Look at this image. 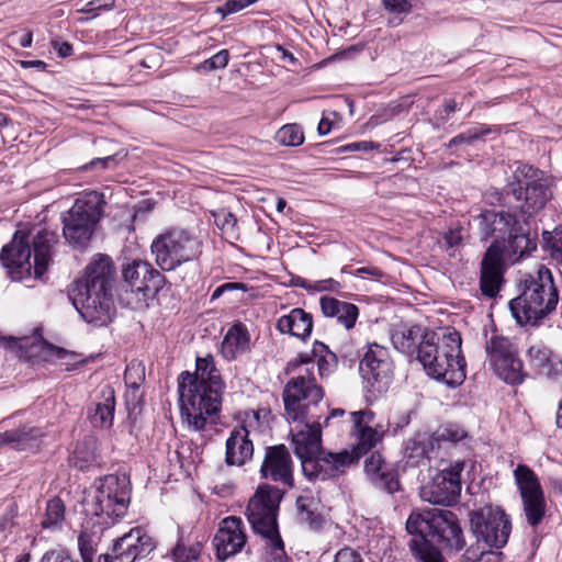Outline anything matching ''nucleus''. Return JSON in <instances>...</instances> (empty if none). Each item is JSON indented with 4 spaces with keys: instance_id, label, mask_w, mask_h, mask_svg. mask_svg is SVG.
Wrapping results in <instances>:
<instances>
[{
    "instance_id": "obj_1",
    "label": "nucleus",
    "mask_w": 562,
    "mask_h": 562,
    "mask_svg": "<svg viewBox=\"0 0 562 562\" xmlns=\"http://www.w3.org/2000/svg\"><path fill=\"white\" fill-rule=\"evenodd\" d=\"M406 529L413 536L409 549L422 562H446L442 552L457 554L465 546L460 521L449 509L414 510L406 521Z\"/></svg>"
},
{
    "instance_id": "obj_2",
    "label": "nucleus",
    "mask_w": 562,
    "mask_h": 562,
    "mask_svg": "<svg viewBox=\"0 0 562 562\" xmlns=\"http://www.w3.org/2000/svg\"><path fill=\"white\" fill-rule=\"evenodd\" d=\"M225 383L212 355L198 357L195 372L183 371L178 378L181 415L195 431L205 430L207 417L216 415L222 407Z\"/></svg>"
},
{
    "instance_id": "obj_3",
    "label": "nucleus",
    "mask_w": 562,
    "mask_h": 562,
    "mask_svg": "<svg viewBox=\"0 0 562 562\" xmlns=\"http://www.w3.org/2000/svg\"><path fill=\"white\" fill-rule=\"evenodd\" d=\"M113 273L111 258L100 254L71 289L69 297L72 305L87 323L103 326L111 321Z\"/></svg>"
},
{
    "instance_id": "obj_4",
    "label": "nucleus",
    "mask_w": 562,
    "mask_h": 562,
    "mask_svg": "<svg viewBox=\"0 0 562 562\" xmlns=\"http://www.w3.org/2000/svg\"><path fill=\"white\" fill-rule=\"evenodd\" d=\"M461 344V335L457 330L447 334L429 331L416 360L430 378L450 387L459 386L467 378Z\"/></svg>"
},
{
    "instance_id": "obj_5",
    "label": "nucleus",
    "mask_w": 562,
    "mask_h": 562,
    "mask_svg": "<svg viewBox=\"0 0 562 562\" xmlns=\"http://www.w3.org/2000/svg\"><path fill=\"white\" fill-rule=\"evenodd\" d=\"M559 290L551 271L540 266L533 273L525 274L520 281V294L510 300L509 310L521 325L538 326L555 312Z\"/></svg>"
},
{
    "instance_id": "obj_6",
    "label": "nucleus",
    "mask_w": 562,
    "mask_h": 562,
    "mask_svg": "<svg viewBox=\"0 0 562 562\" xmlns=\"http://www.w3.org/2000/svg\"><path fill=\"white\" fill-rule=\"evenodd\" d=\"M58 236L55 232L41 229L33 238V262L32 249L27 234L15 232L9 245L3 246L0 252V261L8 270L11 279L21 281L31 277L32 270L35 278H41L47 270L52 260V249L57 243Z\"/></svg>"
},
{
    "instance_id": "obj_7",
    "label": "nucleus",
    "mask_w": 562,
    "mask_h": 562,
    "mask_svg": "<svg viewBox=\"0 0 562 562\" xmlns=\"http://www.w3.org/2000/svg\"><path fill=\"white\" fill-rule=\"evenodd\" d=\"M284 491L277 486L263 484L258 486L249 499L246 515L254 533L265 541V549L270 562H291L284 549L278 525L280 503Z\"/></svg>"
},
{
    "instance_id": "obj_8",
    "label": "nucleus",
    "mask_w": 562,
    "mask_h": 562,
    "mask_svg": "<svg viewBox=\"0 0 562 562\" xmlns=\"http://www.w3.org/2000/svg\"><path fill=\"white\" fill-rule=\"evenodd\" d=\"M552 192L544 172L531 165L519 164L504 188V199H513L520 218L527 223L550 201Z\"/></svg>"
},
{
    "instance_id": "obj_9",
    "label": "nucleus",
    "mask_w": 562,
    "mask_h": 562,
    "mask_svg": "<svg viewBox=\"0 0 562 562\" xmlns=\"http://www.w3.org/2000/svg\"><path fill=\"white\" fill-rule=\"evenodd\" d=\"M104 205L102 193L89 191L77 198L72 206L61 215L63 236L71 247H87L103 215Z\"/></svg>"
},
{
    "instance_id": "obj_10",
    "label": "nucleus",
    "mask_w": 562,
    "mask_h": 562,
    "mask_svg": "<svg viewBox=\"0 0 562 562\" xmlns=\"http://www.w3.org/2000/svg\"><path fill=\"white\" fill-rule=\"evenodd\" d=\"M150 251L162 271H173L183 263L196 260L202 254V243L193 233L175 227L157 235L151 241Z\"/></svg>"
},
{
    "instance_id": "obj_11",
    "label": "nucleus",
    "mask_w": 562,
    "mask_h": 562,
    "mask_svg": "<svg viewBox=\"0 0 562 562\" xmlns=\"http://www.w3.org/2000/svg\"><path fill=\"white\" fill-rule=\"evenodd\" d=\"M132 486L127 475L109 474L99 480L92 503L87 504L90 516L113 524L122 518L131 502Z\"/></svg>"
},
{
    "instance_id": "obj_12",
    "label": "nucleus",
    "mask_w": 562,
    "mask_h": 562,
    "mask_svg": "<svg viewBox=\"0 0 562 562\" xmlns=\"http://www.w3.org/2000/svg\"><path fill=\"white\" fill-rule=\"evenodd\" d=\"M467 437L463 428L456 424L440 426L430 435H418L405 445V458L413 465H418L424 459L445 461L441 451L457 448V443Z\"/></svg>"
},
{
    "instance_id": "obj_13",
    "label": "nucleus",
    "mask_w": 562,
    "mask_h": 562,
    "mask_svg": "<svg viewBox=\"0 0 562 562\" xmlns=\"http://www.w3.org/2000/svg\"><path fill=\"white\" fill-rule=\"evenodd\" d=\"M486 359L495 375L510 385H520L528 372L514 344L504 336L493 334L485 342Z\"/></svg>"
},
{
    "instance_id": "obj_14",
    "label": "nucleus",
    "mask_w": 562,
    "mask_h": 562,
    "mask_svg": "<svg viewBox=\"0 0 562 562\" xmlns=\"http://www.w3.org/2000/svg\"><path fill=\"white\" fill-rule=\"evenodd\" d=\"M359 372L364 390L376 397L386 392L393 379V362L389 350L378 344H369L360 363Z\"/></svg>"
},
{
    "instance_id": "obj_15",
    "label": "nucleus",
    "mask_w": 562,
    "mask_h": 562,
    "mask_svg": "<svg viewBox=\"0 0 562 562\" xmlns=\"http://www.w3.org/2000/svg\"><path fill=\"white\" fill-rule=\"evenodd\" d=\"M471 529L477 542H484L488 548H503L509 538L512 522L506 513L497 507L487 505L471 514Z\"/></svg>"
},
{
    "instance_id": "obj_16",
    "label": "nucleus",
    "mask_w": 562,
    "mask_h": 562,
    "mask_svg": "<svg viewBox=\"0 0 562 562\" xmlns=\"http://www.w3.org/2000/svg\"><path fill=\"white\" fill-rule=\"evenodd\" d=\"M464 461L456 460L443 467L431 482L422 487L420 496L431 504L451 506L457 503L461 493V473Z\"/></svg>"
},
{
    "instance_id": "obj_17",
    "label": "nucleus",
    "mask_w": 562,
    "mask_h": 562,
    "mask_svg": "<svg viewBox=\"0 0 562 562\" xmlns=\"http://www.w3.org/2000/svg\"><path fill=\"white\" fill-rule=\"evenodd\" d=\"M374 416L375 414L370 409H361L350 413L352 422L350 435L353 438V443L349 452L355 456L356 463L360 458L375 448L387 432L384 425H373Z\"/></svg>"
},
{
    "instance_id": "obj_18",
    "label": "nucleus",
    "mask_w": 562,
    "mask_h": 562,
    "mask_svg": "<svg viewBox=\"0 0 562 562\" xmlns=\"http://www.w3.org/2000/svg\"><path fill=\"white\" fill-rule=\"evenodd\" d=\"M355 456L348 449L337 452L321 450L312 460H304L302 472L311 481H327L344 475L355 464Z\"/></svg>"
},
{
    "instance_id": "obj_19",
    "label": "nucleus",
    "mask_w": 562,
    "mask_h": 562,
    "mask_svg": "<svg viewBox=\"0 0 562 562\" xmlns=\"http://www.w3.org/2000/svg\"><path fill=\"white\" fill-rule=\"evenodd\" d=\"M324 391L316 382V379L308 368L304 374L293 376L283 389V403L286 419H295L301 409L302 400L323 401Z\"/></svg>"
},
{
    "instance_id": "obj_20",
    "label": "nucleus",
    "mask_w": 562,
    "mask_h": 562,
    "mask_svg": "<svg viewBox=\"0 0 562 562\" xmlns=\"http://www.w3.org/2000/svg\"><path fill=\"white\" fill-rule=\"evenodd\" d=\"M259 411L244 413L243 425L235 427L226 440L225 462L227 465L241 467L252 458L254 445L249 439V429L260 418Z\"/></svg>"
},
{
    "instance_id": "obj_21",
    "label": "nucleus",
    "mask_w": 562,
    "mask_h": 562,
    "mask_svg": "<svg viewBox=\"0 0 562 562\" xmlns=\"http://www.w3.org/2000/svg\"><path fill=\"white\" fill-rule=\"evenodd\" d=\"M247 543L245 525L241 518L228 516L221 520L213 538L216 558L225 561L243 551Z\"/></svg>"
},
{
    "instance_id": "obj_22",
    "label": "nucleus",
    "mask_w": 562,
    "mask_h": 562,
    "mask_svg": "<svg viewBox=\"0 0 562 562\" xmlns=\"http://www.w3.org/2000/svg\"><path fill=\"white\" fill-rule=\"evenodd\" d=\"M124 281L134 292L151 296L159 292L165 283V276L146 260H133L122 269Z\"/></svg>"
},
{
    "instance_id": "obj_23",
    "label": "nucleus",
    "mask_w": 562,
    "mask_h": 562,
    "mask_svg": "<svg viewBox=\"0 0 562 562\" xmlns=\"http://www.w3.org/2000/svg\"><path fill=\"white\" fill-rule=\"evenodd\" d=\"M156 548L154 538L143 528L134 527L113 543L115 562H135L147 558Z\"/></svg>"
},
{
    "instance_id": "obj_24",
    "label": "nucleus",
    "mask_w": 562,
    "mask_h": 562,
    "mask_svg": "<svg viewBox=\"0 0 562 562\" xmlns=\"http://www.w3.org/2000/svg\"><path fill=\"white\" fill-rule=\"evenodd\" d=\"M260 474L263 479L279 482L290 488L294 486L293 463L291 454L284 445L266 448Z\"/></svg>"
},
{
    "instance_id": "obj_25",
    "label": "nucleus",
    "mask_w": 562,
    "mask_h": 562,
    "mask_svg": "<svg viewBox=\"0 0 562 562\" xmlns=\"http://www.w3.org/2000/svg\"><path fill=\"white\" fill-rule=\"evenodd\" d=\"M295 426L291 428L292 445L294 453L301 461L303 468L304 460H312L322 448V427L321 419L316 423L310 420L294 422Z\"/></svg>"
},
{
    "instance_id": "obj_26",
    "label": "nucleus",
    "mask_w": 562,
    "mask_h": 562,
    "mask_svg": "<svg viewBox=\"0 0 562 562\" xmlns=\"http://www.w3.org/2000/svg\"><path fill=\"white\" fill-rule=\"evenodd\" d=\"M499 254L498 246L490 245L481 261L480 290L487 299H495L504 283L505 262Z\"/></svg>"
},
{
    "instance_id": "obj_27",
    "label": "nucleus",
    "mask_w": 562,
    "mask_h": 562,
    "mask_svg": "<svg viewBox=\"0 0 562 562\" xmlns=\"http://www.w3.org/2000/svg\"><path fill=\"white\" fill-rule=\"evenodd\" d=\"M521 221L515 213L486 210L479 216V231L482 240L502 244Z\"/></svg>"
},
{
    "instance_id": "obj_28",
    "label": "nucleus",
    "mask_w": 562,
    "mask_h": 562,
    "mask_svg": "<svg viewBox=\"0 0 562 562\" xmlns=\"http://www.w3.org/2000/svg\"><path fill=\"white\" fill-rule=\"evenodd\" d=\"M364 471L372 485L387 494L400 491L398 472L393 464L386 463L379 451L373 452L364 462Z\"/></svg>"
},
{
    "instance_id": "obj_29",
    "label": "nucleus",
    "mask_w": 562,
    "mask_h": 562,
    "mask_svg": "<svg viewBox=\"0 0 562 562\" xmlns=\"http://www.w3.org/2000/svg\"><path fill=\"white\" fill-rule=\"evenodd\" d=\"M317 363L318 374L322 379L328 378L337 368L338 357L327 345L319 340H315L310 352H300L289 361L286 366L288 372H294L302 366Z\"/></svg>"
},
{
    "instance_id": "obj_30",
    "label": "nucleus",
    "mask_w": 562,
    "mask_h": 562,
    "mask_svg": "<svg viewBox=\"0 0 562 562\" xmlns=\"http://www.w3.org/2000/svg\"><path fill=\"white\" fill-rule=\"evenodd\" d=\"M526 357L536 376L547 379L562 376V359L542 342L530 346Z\"/></svg>"
},
{
    "instance_id": "obj_31",
    "label": "nucleus",
    "mask_w": 562,
    "mask_h": 562,
    "mask_svg": "<svg viewBox=\"0 0 562 562\" xmlns=\"http://www.w3.org/2000/svg\"><path fill=\"white\" fill-rule=\"evenodd\" d=\"M524 224L521 220L502 244H491L498 246L503 260L517 262L537 249V238L525 229Z\"/></svg>"
},
{
    "instance_id": "obj_32",
    "label": "nucleus",
    "mask_w": 562,
    "mask_h": 562,
    "mask_svg": "<svg viewBox=\"0 0 562 562\" xmlns=\"http://www.w3.org/2000/svg\"><path fill=\"white\" fill-rule=\"evenodd\" d=\"M112 525L113 521L110 519L104 521L93 516L87 518L78 537L79 552L83 562H93L102 533Z\"/></svg>"
},
{
    "instance_id": "obj_33",
    "label": "nucleus",
    "mask_w": 562,
    "mask_h": 562,
    "mask_svg": "<svg viewBox=\"0 0 562 562\" xmlns=\"http://www.w3.org/2000/svg\"><path fill=\"white\" fill-rule=\"evenodd\" d=\"M429 331L419 325H401L392 331L391 341L397 351L417 359L420 346L424 345Z\"/></svg>"
},
{
    "instance_id": "obj_34",
    "label": "nucleus",
    "mask_w": 562,
    "mask_h": 562,
    "mask_svg": "<svg viewBox=\"0 0 562 562\" xmlns=\"http://www.w3.org/2000/svg\"><path fill=\"white\" fill-rule=\"evenodd\" d=\"M276 328L301 340H306L313 330V316L303 308L295 307L278 318Z\"/></svg>"
},
{
    "instance_id": "obj_35",
    "label": "nucleus",
    "mask_w": 562,
    "mask_h": 562,
    "mask_svg": "<svg viewBox=\"0 0 562 562\" xmlns=\"http://www.w3.org/2000/svg\"><path fill=\"white\" fill-rule=\"evenodd\" d=\"M319 305L325 317L336 318L337 323L346 329L353 328L359 316V308L356 304L323 295L319 299Z\"/></svg>"
},
{
    "instance_id": "obj_36",
    "label": "nucleus",
    "mask_w": 562,
    "mask_h": 562,
    "mask_svg": "<svg viewBox=\"0 0 562 562\" xmlns=\"http://www.w3.org/2000/svg\"><path fill=\"white\" fill-rule=\"evenodd\" d=\"M101 401L89 409L88 417L94 428L109 429L113 425L115 412V394L111 386L101 390Z\"/></svg>"
},
{
    "instance_id": "obj_37",
    "label": "nucleus",
    "mask_w": 562,
    "mask_h": 562,
    "mask_svg": "<svg viewBox=\"0 0 562 562\" xmlns=\"http://www.w3.org/2000/svg\"><path fill=\"white\" fill-rule=\"evenodd\" d=\"M250 348V335L247 327L236 323L226 331L221 344V353L227 361L235 360L238 355L248 351Z\"/></svg>"
},
{
    "instance_id": "obj_38",
    "label": "nucleus",
    "mask_w": 562,
    "mask_h": 562,
    "mask_svg": "<svg viewBox=\"0 0 562 562\" xmlns=\"http://www.w3.org/2000/svg\"><path fill=\"white\" fill-rule=\"evenodd\" d=\"M69 463L81 471L100 467L97 439L89 436L79 440L69 457Z\"/></svg>"
},
{
    "instance_id": "obj_39",
    "label": "nucleus",
    "mask_w": 562,
    "mask_h": 562,
    "mask_svg": "<svg viewBox=\"0 0 562 562\" xmlns=\"http://www.w3.org/2000/svg\"><path fill=\"white\" fill-rule=\"evenodd\" d=\"M42 431L36 427L24 426L4 431V446L18 451H33L41 445Z\"/></svg>"
},
{
    "instance_id": "obj_40",
    "label": "nucleus",
    "mask_w": 562,
    "mask_h": 562,
    "mask_svg": "<svg viewBox=\"0 0 562 562\" xmlns=\"http://www.w3.org/2000/svg\"><path fill=\"white\" fill-rule=\"evenodd\" d=\"M514 476L521 499L543 495L540 482L535 472L525 464H518L514 471Z\"/></svg>"
},
{
    "instance_id": "obj_41",
    "label": "nucleus",
    "mask_w": 562,
    "mask_h": 562,
    "mask_svg": "<svg viewBox=\"0 0 562 562\" xmlns=\"http://www.w3.org/2000/svg\"><path fill=\"white\" fill-rule=\"evenodd\" d=\"M514 476L521 499L543 495L540 482L535 472L525 464H518L514 471Z\"/></svg>"
},
{
    "instance_id": "obj_42",
    "label": "nucleus",
    "mask_w": 562,
    "mask_h": 562,
    "mask_svg": "<svg viewBox=\"0 0 562 562\" xmlns=\"http://www.w3.org/2000/svg\"><path fill=\"white\" fill-rule=\"evenodd\" d=\"M203 544L199 540L184 538L179 533L176 546L171 550L173 562H196L202 552Z\"/></svg>"
},
{
    "instance_id": "obj_43",
    "label": "nucleus",
    "mask_w": 562,
    "mask_h": 562,
    "mask_svg": "<svg viewBox=\"0 0 562 562\" xmlns=\"http://www.w3.org/2000/svg\"><path fill=\"white\" fill-rule=\"evenodd\" d=\"M66 507L64 502L55 496L47 501L45 514L41 522L44 529L57 530L60 529L65 521Z\"/></svg>"
},
{
    "instance_id": "obj_44",
    "label": "nucleus",
    "mask_w": 562,
    "mask_h": 562,
    "mask_svg": "<svg viewBox=\"0 0 562 562\" xmlns=\"http://www.w3.org/2000/svg\"><path fill=\"white\" fill-rule=\"evenodd\" d=\"M215 225L222 235L231 243L239 240L240 232L236 216L226 209H220L212 213Z\"/></svg>"
},
{
    "instance_id": "obj_45",
    "label": "nucleus",
    "mask_w": 562,
    "mask_h": 562,
    "mask_svg": "<svg viewBox=\"0 0 562 562\" xmlns=\"http://www.w3.org/2000/svg\"><path fill=\"white\" fill-rule=\"evenodd\" d=\"M497 134V128H492L486 124H477L452 137L449 142V147L467 144L471 145L476 140H485L490 134Z\"/></svg>"
},
{
    "instance_id": "obj_46",
    "label": "nucleus",
    "mask_w": 562,
    "mask_h": 562,
    "mask_svg": "<svg viewBox=\"0 0 562 562\" xmlns=\"http://www.w3.org/2000/svg\"><path fill=\"white\" fill-rule=\"evenodd\" d=\"M315 505L316 503L313 497L299 496L296 498V508L300 519L307 522L312 528H319L323 524V518L316 513Z\"/></svg>"
},
{
    "instance_id": "obj_47",
    "label": "nucleus",
    "mask_w": 562,
    "mask_h": 562,
    "mask_svg": "<svg viewBox=\"0 0 562 562\" xmlns=\"http://www.w3.org/2000/svg\"><path fill=\"white\" fill-rule=\"evenodd\" d=\"M542 248L558 265L562 266V231H543Z\"/></svg>"
},
{
    "instance_id": "obj_48",
    "label": "nucleus",
    "mask_w": 562,
    "mask_h": 562,
    "mask_svg": "<svg viewBox=\"0 0 562 562\" xmlns=\"http://www.w3.org/2000/svg\"><path fill=\"white\" fill-rule=\"evenodd\" d=\"M524 512L530 526H538L546 514L544 495L522 499Z\"/></svg>"
},
{
    "instance_id": "obj_49",
    "label": "nucleus",
    "mask_w": 562,
    "mask_h": 562,
    "mask_svg": "<svg viewBox=\"0 0 562 562\" xmlns=\"http://www.w3.org/2000/svg\"><path fill=\"white\" fill-rule=\"evenodd\" d=\"M276 139L283 146L296 147L304 143V133L299 124H285L277 132Z\"/></svg>"
},
{
    "instance_id": "obj_50",
    "label": "nucleus",
    "mask_w": 562,
    "mask_h": 562,
    "mask_svg": "<svg viewBox=\"0 0 562 562\" xmlns=\"http://www.w3.org/2000/svg\"><path fill=\"white\" fill-rule=\"evenodd\" d=\"M324 406L325 405H323V401H315L314 403H310L308 400H302L297 418L288 419V422L310 420L311 423H316V419H322L324 416Z\"/></svg>"
},
{
    "instance_id": "obj_51",
    "label": "nucleus",
    "mask_w": 562,
    "mask_h": 562,
    "mask_svg": "<svg viewBox=\"0 0 562 562\" xmlns=\"http://www.w3.org/2000/svg\"><path fill=\"white\" fill-rule=\"evenodd\" d=\"M145 381V366L140 361H131L124 372L126 386L142 385Z\"/></svg>"
},
{
    "instance_id": "obj_52",
    "label": "nucleus",
    "mask_w": 562,
    "mask_h": 562,
    "mask_svg": "<svg viewBox=\"0 0 562 562\" xmlns=\"http://www.w3.org/2000/svg\"><path fill=\"white\" fill-rule=\"evenodd\" d=\"M228 60H229L228 50L222 49V50L217 52L215 55H213L212 57L202 61L198 66V69L204 70V71H214L217 69H223L227 66Z\"/></svg>"
},
{
    "instance_id": "obj_53",
    "label": "nucleus",
    "mask_w": 562,
    "mask_h": 562,
    "mask_svg": "<svg viewBox=\"0 0 562 562\" xmlns=\"http://www.w3.org/2000/svg\"><path fill=\"white\" fill-rule=\"evenodd\" d=\"M38 562H78L65 548H55L43 553Z\"/></svg>"
},
{
    "instance_id": "obj_54",
    "label": "nucleus",
    "mask_w": 562,
    "mask_h": 562,
    "mask_svg": "<svg viewBox=\"0 0 562 562\" xmlns=\"http://www.w3.org/2000/svg\"><path fill=\"white\" fill-rule=\"evenodd\" d=\"M256 2L257 0H227L223 5L216 8L215 12L221 14L224 19L227 15L239 12Z\"/></svg>"
},
{
    "instance_id": "obj_55",
    "label": "nucleus",
    "mask_w": 562,
    "mask_h": 562,
    "mask_svg": "<svg viewBox=\"0 0 562 562\" xmlns=\"http://www.w3.org/2000/svg\"><path fill=\"white\" fill-rule=\"evenodd\" d=\"M114 3L115 0H90L80 11L95 18L99 15L100 11L111 10L114 7Z\"/></svg>"
},
{
    "instance_id": "obj_56",
    "label": "nucleus",
    "mask_w": 562,
    "mask_h": 562,
    "mask_svg": "<svg viewBox=\"0 0 562 562\" xmlns=\"http://www.w3.org/2000/svg\"><path fill=\"white\" fill-rule=\"evenodd\" d=\"M382 4L386 11L396 15L408 14L413 9L409 0H382Z\"/></svg>"
},
{
    "instance_id": "obj_57",
    "label": "nucleus",
    "mask_w": 562,
    "mask_h": 562,
    "mask_svg": "<svg viewBox=\"0 0 562 562\" xmlns=\"http://www.w3.org/2000/svg\"><path fill=\"white\" fill-rule=\"evenodd\" d=\"M379 144L369 140H359L341 146L337 149L338 153L350 151H370L379 148Z\"/></svg>"
},
{
    "instance_id": "obj_58",
    "label": "nucleus",
    "mask_w": 562,
    "mask_h": 562,
    "mask_svg": "<svg viewBox=\"0 0 562 562\" xmlns=\"http://www.w3.org/2000/svg\"><path fill=\"white\" fill-rule=\"evenodd\" d=\"M334 562H364V560L359 551L345 547L335 554Z\"/></svg>"
},
{
    "instance_id": "obj_59",
    "label": "nucleus",
    "mask_w": 562,
    "mask_h": 562,
    "mask_svg": "<svg viewBox=\"0 0 562 562\" xmlns=\"http://www.w3.org/2000/svg\"><path fill=\"white\" fill-rule=\"evenodd\" d=\"M236 290L246 291V284L241 283V282H227V283L221 284L211 294V302L220 299L226 292L236 291Z\"/></svg>"
},
{
    "instance_id": "obj_60",
    "label": "nucleus",
    "mask_w": 562,
    "mask_h": 562,
    "mask_svg": "<svg viewBox=\"0 0 562 562\" xmlns=\"http://www.w3.org/2000/svg\"><path fill=\"white\" fill-rule=\"evenodd\" d=\"M409 423H411V413L406 412V413H402L401 415H398L396 422H389L387 427H385V428L387 429V431H391L392 435L395 436L401 430H403L406 426H408Z\"/></svg>"
},
{
    "instance_id": "obj_61",
    "label": "nucleus",
    "mask_w": 562,
    "mask_h": 562,
    "mask_svg": "<svg viewBox=\"0 0 562 562\" xmlns=\"http://www.w3.org/2000/svg\"><path fill=\"white\" fill-rule=\"evenodd\" d=\"M483 551L484 548H481L480 542L472 544L460 557V562H480Z\"/></svg>"
},
{
    "instance_id": "obj_62",
    "label": "nucleus",
    "mask_w": 562,
    "mask_h": 562,
    "mask_svg": "<svg viewBox=\"0 0 562 562\" xmlns=\"http://www.w3.org/2000/svg\"><path fill=\"white\" fill-rule=\"evenodd\" d=\"M340 289V283L331 278L313 282V292H335Z\"/></svg>"
},
{
    "instance_id": "obj_63",
    "label": "nucleus",
    "mask_w": 562,
    "mask_h": 562,
    "mask_svg": "<svg viewBox=\"0 0 562 562\" xmlns=\"http://www.w3.org/2000/svg\"><path fill=\"white\" fill-rule=\"evenodd\" d=\"M143 397V393L140 392V385L137 386H126L125 400L127 405H132L135 407L140 403Z\"/></svg>"
},
{
    "instance_id": "obj_64",
    "label": "nucleus",
    "mask_w": 562,
    "mask_h": 562,
    "mask_svg": "<svg viewBox=\"0 0 562 562\" xmlns=\"http://www.w3.org/2000/svg\"><path fill=\"white\" fill-rule=\"evenodd\" d=\"M443 241L448 249L454 248L462 241V235L459 229H449L443 234Z\"/></svg>"
}]
</instances>
